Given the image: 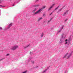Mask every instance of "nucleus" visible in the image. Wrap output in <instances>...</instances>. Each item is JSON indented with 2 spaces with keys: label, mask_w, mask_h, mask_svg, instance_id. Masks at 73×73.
Wrapping results in <instances>:
<instances>
[{
  "label": "nucleus",
  "mask_w": 73,
  "mask_h": 73,
  "mask_svg": "<svg viewBox=\"0 0 73 73\" xmlns=\"http://www.w3.org/2000/svg\"><path fill=\"white\" fill-rule=\"evenodd\" d=\"M70 54H69V55L68 56V58H69L70 57Z\"/></svg>",
  "instance_id": "nucleus-13"
},
{
  "label": "nucleus",
  "mask_w": 73,
  "mask_h": 73,
  "mask_svg": "<svg viewBox=\"0 0 73 73\" xmlns=\"http://www.w3.org/2000/svg\"><path fill=\"white\" fill-rule=\"evenodd\" d=\"M60 31H59V32H60Z\"/></svg>",
  "instance_id": "nucleus-27"
},
{
  "label": "nucleus",
  "mask_w": 73,
  "mask_h": 73,
  "mask_svg": "<svg viewBox=\"0 0 73 73\" xmlns=\"http://www.w3.org/2000/svg\"><path fill=\"white\" fill-rule=\"evenodd\" d=\"M53 8V6H51L50 8H49L48 9V11H49L52 8Z\"/></svg>",
  "instance_id": "nucleus-7"
},
{
  "label": "nucleus",
  "mask_w": 73,
  "mask_h": 73,
  "mask_svg": "<svg viewBox=\"0 0 73 73\" xmlns=\"http://www.w3.org/2000/svg\"><path fill=\"white\" fill-rule=\"evenodd\" d=\"M45 16V14H43V16Z\"/></svg>",
  "instance_id": "nucleus-25"
},
{
  "label": "nucleus",
  "mask_w": 73,
  "mask_h": 73,
  "mask_svg": "<svg viewBox=\"0 0 73 73\" xmlns=\"http://www.w3.org/2000/svg\"><path fill=\"white\" fill-rule=\"evenodd\" d=\"M3 60V59H1V60Z\"/></svg>",
  "instance_id": "nucleus-30"
},
{
  "label": "nucleus",
  "mask_w": 73,
  "mask_h": 73,
  "mask_svg": "<svg viewBox=\"0 0 73 73\" xmlns=\"http://www.w3.org/2000/svg\"><path fill=\"white\" fill-rule=\"evenodd\" d=\"M37 8H35L34 9L33 11L32 12V13H35V11H37Z\"/></svg>",
  "instance_id": "nucleus-3"
},
{
  "label": "nucleus",
  "mask_w": 73,
  "mask_h": 73,
  "mask_svg": "<svg viewBox=\"0 0 73 73\" xmlns=\"http://www.w3.org/2000/svg\"><path fill=\"white\" fill-rule=\"evenodd\" d=\"M12 25V23H10L9 25V27L7 28V29H9L10 27H11Z\"/></svg>",
  "instance_id": "nucleus-4"
},
{
  "label": "nucleus",
  "mask_w": 73,
  "mask_h": 73,
  "mask_svg": "<svg viewBox=\"0 0 73 73\" xmlns=\"http://www.w3.org/2000/svg\"><path fill=\"white\" fill-rule=\"evenodd\" d=\"M62 9H62H59L58 10V12H60V11H61Z\"/></svg>",
  "instance_id": "nucleus-9"
},
{
  "label": "nucleus",
  "mask_w": 73,
  "mask_h": 73,
  "mask_svg": "<svg viewBox=\"0 0 73 73\" xmlns=\"http://www.w3.org/2000/svg\"><path fill=\"white\" fill-rule=\"evenodd\" d=\"M39 5H34L33 7H39Z\"/></svg>",
  "instance_id": "nucleus-6"
},
{
  "label": "nucleus",
  "mask_w": 73,
  "mask_h": 73,
  "mask_svg": "<svg viewBox=\"0 0 73 73\" xmlns=\"http://www.w3.org/2000/svg\"><path fill=\"white\" fill-rule=\"evenodd\" d=\"M18 47V46H14L12 47V50H15V49H16Z\"/></svg>",
  "instance_id": "nucleus-2"
},
{
  "label": "nucleus",
  "mask_w": 73,
  "mask_h": 73,
  "mask_svg": "<svg viewBox=\"0 0 73 73\" xmlns=\"http://www.w3.org/2000/svg\"><path fill=\"white\" fill-rule=\"evenodd\" d=\"M42 9H39L38 11L35 12V13L34 14V15H36V14L38 13H40V12H41V11H42Z\"/></svg>",
  "instance_id": "nucleus-1"
},
{
  "label": "nucleus",
  "mask_w": 73,
  "mask_h": 73,
  "mask_svg": "<svg viewBox=\"0 0 73 73\" xmlns=\"http://www.w3.org/2000/svg\"><path fill=\"white\" fill-rule=\"evenodd\" d=\"M51 20H52V19H51L50 20L48 21V23H49V22H50Z\"/></svg>",
  "instance_id": "nucleus-10"
},
{
  "label": "nucleus",
  "mask_w": 73,
  "mask_h": 73,
  "mask_svg": "<svg viewBox=\"0 0 73 73\" xmlns=\"http://www.w3.org/2000/svg\"><path fill=\"white\" fill-rule=\"evenodd\" d=\"M41 19H42V18H40L39 19H38V21H40Z\"/></svg>",
  "instance_id": "nucleus-8"
},
{
  "label": "nucleus",
  "mask_w": 73,
  "mask_h": 73,
  "mask_svg": "<svg viewBox=\"0 0 73 73\" xmlns=\"http://www.w3.org/2000/svg\"><path fill=\"white\" fill-rule=\"evenodd\" d=\"M13 6H14V5H15L13 4Z\"/></svg>",
  "instance_id": "nucleus-26"
},
{
  "label": "nucleus",
  "mask_w": 73,
  "mask_h": 73,
  "mask_svg": "<svg viewBox=\"0 0 73 73\" xmlns=\"http://www.w3.org/2000/svg\"><path fill=\"white\" fill-rule=\"evenodd\" d=\"M52 13H51L49 14V15H52Z\"/></svg>",
  "instance_id": "nucleus-18"
},
{
  "label": "nucleus",
  "mask_w": 73,
  "mask_h": 73,
  "mask_svg": "<svg viewBox=\"0 0 73 73\" xmlns=\"http://www.w3.org/2000/svg\"><path fill=\"white\" fill-rule=\"evenodd\" d=\"M62 28H63V27H62Z\"/></svg>",
  "instance_id": "nucleus-31"
},
{
  "label": "nucleus",
  "mask_w": 73,
  "mask_h": 73,
  "mask_svg": "<svg viewBox=\"0 0 73 73\" xmlns=\"http://www.w3.org/2000/svg\"><path fill=\"white\" fill-rule=\"evenodd\" d=\"M68 41V40L67 39H66L65 40V41Z\"/></svg>",
  "instance_id": "nucleus-23"
},
{
  "label": "nucleus",
  "mask_w": 73,
  "mask_h": 73,
  "mask_svg": "<svg viewBox=\"0 0 73 73\" xmlns=\"http://www.w3.org/2000/svg\"><path fill=\"white\" fill-rule=\"evenodd\" d=\"M67 20H68V19H66L65 20V22H66V21H67Z\"/></svg>",
  "instance_id": "nucleus-16"
},
{
  "label": "nucleus",
  "mask_w": 73,
  "mask_h": 73,
  "mask_svg": "<svg viewBox=\"0 0 73 73\" xmlns=\"http://www.w3.org/2000/svg\"><path fill=\"white\" fill-rule=\"evenodd\" d=\"M55 5V4H52V5L51 6L52 7H53V6Z\"/></svg>",
  "instance_id": "nucleus-14"
},
{
  "label": "nucleus",
  "mask_w": 73,
  "mask_h": 73,
  "mask_svg": "<svg viewBox=\"0 0 73 73\" xmlns=\"http://www.w3.org/2000/svg\"><path fill=\"white\" fill-rule=\"evenodd\" d=\"M32 63H33V64H34V61H32Z\"/></svg>",
  "instance_id": "nucleus-20"
},
{
  "label": "nucleus",
  "mask_w": 73,
  "mask_h": 73,
  "mask_svg": "<svg viewBox=\"0 0 73 73\" xmlns=\"http://www.w3.org/2000/svg\"><path fill=\"white\" fill-rule=\"evenodd\" d=\"M0 6H1V7H2V6L0 5Z\"/></svg>",
  "instance_id": "nucleus-29"
},
{
  "label": "nucleus",
  "mask_w": 73,
  "mask_h": 73,
  "mask_svg": "<svg viewBox=\"0 0 73 73\" xmlns=\"http://www.w3.org/2000/svg\"><path fill=\"white\" fill-rule=\"evenodd\" d=\"M45 6H43L42 7V9H44V8H45Z\"/></svg>",
  "instance_id": "nucleus-12"
},
{
  "label": "nucleus",
  "mask_w": 73,
  "mask_h": 73,
  "mask_svg": "<svg viewBox=\"0 0 73 73\" xmlns=\"http://www.w3.org/2000/svg\"><path fill=\"white\" fill-rule=\"evenodd\" d=\"M43 35H44V34H43V33H42V34L41 35V37H43Z\"/></svg>",
  "instance_id": "nucleus-11"
},
{
  "label": "nucleus",
  "mask_w": 73,
  "mask_h": 73,
  "mask_svg": "<svg viewBox=\"0 0 73 73\" xmlns=\"http://www.w3.org/2000/svg\"><path fill=\"white\" fill-rule=\"evenodd\" d=\"M2 2V1H0V3H1Z\"/></svg>",
  "instance_id": "nucleus-21"
},
{
  "label": "nucleus",
  "mask_w": 73,
  "mask_h": 73,
  "mask_svg": "<svg viewBox=\"0 0 73 73\" xmlns=\"http://www.w3.org/2000/svg\"><path fill=\"white\" fill-rule=\"evenodd\" d=\"M69 54V53H67L64 55V57H63V58H65V57H66V56H67L68 54Z\"/></svg>",
  "instance_id": "nucleus-5"
},
{
  "label": "nucleus",
  "mask_w": 73,
  "mask_h": 73,
  "mask_svg": "<svg viewBox=\"0 0 73 73\" xmlns=\"http://www.w3.org/2000/svg\"><path fill=\"white\" fill-rule=\"evenodd\" d=\"M47 70H45L43 72H45Z\"/></svg>",
  "instance_id": "nucleus-17"
},
{
  "label": "nucleus",
  "mask_w": 73,
  "mask_h": 73,
  "mask_svg": "<svg viewBox=\"0 0 73 73\" xmlns=\"http://www.w3.org/2000/svg\"><path fill=\"white\" fill-rule=\"evenodd\" d=\"M1 29H2V28H1V27H0V30Z\"/></svg>",
  "instance_id": "nucleus-22"
},
{
  "label": "nucleus",
  "mask_w": 73,
  "mask_h": 73,
  "mask_svg": "<svg viewBox=\"0 0 73 73\" xmlns=\"http://www.w3.org/2000/svg\"><path fill=\"white\" fill-rule=\"evenodd\" d=\"M67 43H68V42H66L65 43V44H67Z\"/></svg>",
  "instance_id": "nucleus-24"
},
{
  "label": "nucleus",
  "mask_w": 73,
  "mask_h": 73,
  "mask_svg": "<svg viewBox=\"0 0 73 73\" xmlns=\"http://www.w3.org/2000/svg\"><path fill=\"white\" fill-rule=\"evenodd\" d=\"M66 14V13H64V14Z\"/></svg>",
  "instance_id": "nucleus-28"
},
{
  "label": "nucleus",
  "mask_w": 73,
  "mask_h": 73,
  "mask_svg": "<svg viewBox=\"0 0 73 73\" xmlns=\"http://www.w3.org/2000/svg\"><path fill=\"white\" fill-rule=\"evenodd\" d=\"M58 7H57L55 9V10H56V9H58Z\"/></svg>",
  "instance_id": "nucleus-15"
},
{
  "label": "nucleus",
  "mask_w": 73,
  "mask_h": 73,
  "mask_svg": "<svg viewBox=\"0 0 73 73\" xmlns=\"http://www.w3.org/2000/svg\"><path fill=\"white\" fill-rule=\"evenodd\" d=\"M9 54H7L6 55V56H9Z\"/></svg>",
  "instance_id": "nucleus-19"
}]
</instances>
